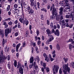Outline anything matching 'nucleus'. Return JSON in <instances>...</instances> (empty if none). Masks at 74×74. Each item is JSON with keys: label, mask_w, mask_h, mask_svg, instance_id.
<instances>
[{"label": "nucleus", "mask_w": 74, "mask_h": 74, "mask_svg": "<svg viewBox=\"0 0 74 74\" xmlns=\"http://www.w3.org/2000/svg\"><path fill=\"white\" fill-rule=\"evenodd\" d=\"M69 63L65 64L63 65V72L64 74H68L70 73V68L68 67Z\"/></svg>", "instance_id": "1"}, {"label": "nucleus", "mask_w": 74, "mask_h": 74, "mask_svg": "<svg viewBox=\"0 0 74 74\" xmlns=\"http://www.w3.org/2000/svg\"><path fill=\"white\" fill-rule=\"evenodd\" d=\"M10 33H11V29L10 28H7L5 30V35L6 38H8V35Z\"/></svg>", "instance_id": "2"}, {"label": "nucleus", "mask_w": 74, "mask_h": 74, "mask_svg": "<svg viewBox=\"0 0 74 74\" xmlns=\"http://www.w3.org/2000/svg\"><path fill=\"white\" fill-rule=\"evenodd\" d=\"M59 66L56 65H54V66L53 67V74H56V72H55V71H56V73H58V70H59Z\"/></svg>", "instance_id": "3"}, {"label": "nucleus", "mask_w": 74, "mask_h": 74, "mask_svg": "<svg viewBox=\"0 0 74 74\" xmlns=\"http://www.w3.org/2000/svg\"><path fill=\"white\" fill-rule=\"evenodd\" d=\"M53 8V14H57V11H56V8H55V5H54V4H53L52 5V7H51L50 8V11H52V10Z\"/></svg>", "instance_id": "4"}, {"label": "nucleus", "mask_w": 74, "mask_h": 74, "mask_svg": "<svg viewBox=\"0 0 74 74\" xmlns=\"http://www.w3.org/2000/svg\"><path fill=\"white\" fill-rule=\"evenodd\" d=\"M0 58L4 60H6L7 58V57H6L4 55H3V50H1V52L0 53Z\"/></svg>", "instance_id": "5"}, {"label": "nucleus", "mask_w": 74, "mask_h": 74, "mask_svg": "<svg viewBox=\"0 0 74 74\" xmlns=\"http://www.w3.org/2000/svg\"><path fill=\"white\" fill-rule=\"evenodd\" d=\"M43 56H44L45 58V60L47 62H49L51 58L49 57H47V55L45 53H43Z\"/></svg>", "instance_id": "6"}, {"label": "nucleus", "mask_w": 74, "mask_h": 74, "mask_svg": "<svg viewBox=\"0 0 74 74\" xmlns=\"http://www.w3.org/2000/svg\"><path fill=\"white\" fill-rule=\"evenodd\" d=\"M65 3V7H67L66 8L67 9H70V5H69V3H68V2L69 1L68 0H64Z\"/></svg>", "instance_id": "7"}, {"label": "nucleus", "mask_w": 74, "mask_h": 74, "mask_svg": "<svg viewBox=\"0 0 74 74\" xmlns=\"http://www.w3.org/2000/svg\"><path fill=\"white\" fill-rule=\"evenodd\" d=\"M27 13L28 14H32V15H33L34 14V10L33 9H31L29 11H27Z\"/></svg>", "instance_id": "8"}, {"label": "nucleus", "mask_w": 74, "mask_h": 74, "mask_svg": "<svg viewBox=\"0 0 74 74\" xmlns=\"http://www.w3.org/2000/svg\"><path fill=\"white\" fill-rule=\"evenodd\" d=\"M33 65H34V67L35 69V70H38L39 69L38 68V66L36 65V62H34Z\"/></svg>", "instance_id": "9"}, {"label": "nucleus", "mask_w": 74, "mask_h": 74, "mask_svg": "<svg viewBox=\"0 0 74 74\" xmlns=\"http://www.w3.org/2000/svg\"><path fill=\"white\" fill-rule=\"evenodd\" d=\"M55 35H56L57 36H59V31L58 29H56L55 31L54 34Z\"/></svg>", "instance_id": "10"}, {"label": "nucleus", "mask_w": 74, "mask_h": 74, "mask_svg": "<svg viewBox=\"0 0 74 74\" xmlns=\"http://www.w3.org/2000/svg\"><path fill=\"white\" fill-rule=\"evenodd\" d=\"M17 69H22V64L19 62L18 63V64L17 66Z\"/></svg>", "instance_id": "11"}, {"label": "nucleus", "mask_w": 74, "mask_h": 74, "mask_svg": "<svg viewBox=\"0 0 74 74\" xmlns=\"http://www.w3.org/2000/svg\"><path fill=\"white\" fill-rule=\"evenodd\" d=\"M18 70L20 74H23V68H21V69H19Z\"/></svg>", "instance_id": "12"}, {"label": "nucleus", "mask_w": 74, "mask_h": 74, "mask_svg": "<svg viewBox=\"0 0 74 74\" xmlns=\"http://www.w3.org/2000/svg\"><path fill=\"white\" fill-rule=\"evenodd\" d=\"M7 66L9 69H11V64L10 62H8L7 65Z\"/></svg>", "instance_id": "13"}, {"label": "nucleus", "mask_w": 74, "mask_h": 74, "mask_svg": "<svg viewBox=\"0 0 74 74\" xmlns=\"http://www.w3.org/2000/svg\"><path fill=\"white\" fill-rule=\"evenodd\" d=\"M52 13L53 15L50 16V18L51 19H55V16H56V14H53V12H52Z\"/></svg>", "instance_id": "14"}, {"label": "nucleus", "mask_w": 74, "mask_h": 74, "mask_svg": "<svg viewBox=\"0 0 74 74\" xmlns=\"http://www.w3.org/2000/svg\"><path fill=\"white\" fill-rule=\"evenodd\" d=\"M46 32L47 34H52L51 32V31H50V30L49 29H47L46 30Z\"/></svg>", "instance_id": "15"}, {"label": "nucleus", "mask_w": 74, "mask_h": 74, "mask_svg": "<svg viewBox=\"0 0 74 74\" xmlns=\"http://www.w3.org/2000/svg\"><path fill=\"white\" fill-rule=\"evenodd\" d=\"M21 45V43H19L16 45V52H18V49H19V48Z\"/></svg>", "instance_id": "16"}, {"label": "nucleus", "mask_w": 74, "mask_h": 74, "mask_svg": "<svg viewBox=\"0 0 74 74\" xmlns=\"http://www.w3.org/2000/svg\"><path fill=\"white\" fill-rule=\"evenodd\" d=\"M54 39V38H53V37H50L49 39L47 40V42H51V41L52 40H53Z\"/></svg>", "instance_id": "17"}, {"label": "nucleus", "mask_w": 74, "mask_h": 74, "mask_svg": "<svg viewBox=\"0 0 74 74\" xmlns=\"http://www.w3.org/2000/svg\"><path fill=\"white\" fill-rule=\"evenodd\" d=\"M29 23V21H26V20H24L23 21V25H25L26 24V26L27 25V24Z\"/></svg>", "instance_id": "18"}, {"label": "nucleus", "mask_w": 74, "mask_h": 74, "mask_svg": "<svg viewBox=\"0 0 74 74\" xmlns=\"http://www.w3.org/2000/svg\"><path fill=\"white\" fill-rule=\"evenodd\" d=\"M4 34L3 33V32L1 30H0V36L1 37H4Z\"/></svg>", "instance_id": "19"}, {"label": "nucleus", "mask_w": 74, "mask_h": 74, "mask_svg": "<svg viewBox=\"0 0 74 74\" xmlns=\"http://www.w3.org/2000/svg\"><path fill=\"white\" fill-rule=\"evenodd\" d=\"M69 49H71L72 48H74V45H72L71 44H70L69 45Z\"/></svg>", "instance_id": "20"}, {"label": "nucleus", "mask_w": 74, "mask_h": 74, "mask_svg": "<svg viewBox=\"0 0 74 74\" xmlns=\"http://www.w3.org/2000/svg\"><path fill=\"white\" fill-rule=\"evenodd\" d=\"M32 9V8H31L30 6H29L27 7V10H26V12H27V11H30Z\"/></svg>", "instance_id": "21"}, {"label": "nucleus", "mask_w": 74, "mask_h": 74, "mask_svg": "<svg viewBox=\"0 0 74 74\" xmlns=\"http://www.w3.org/2000/svg\"><path fill=\"white\" fill-rule=\"evenodd\" d=\"M69 42H72V44H74V41H73V39H71V38H70L69 40Z\"/></svg>", "instance_id": "22"}, {"label": "nucleus", "mask_w": 74, "mask_h": 74, "mask_svg": "<svg viewBox=\"0 0 74 74\" xmlns=\"http://www.w3.org/2000/svg\"><path fill=\"white\" fill-rule=\"evenodd\" d=\"M41 10L42 11H45V12H47V10L45 8H43L42 9H41Z\"/></svg>", "instance_id": "23"}, {"label": "nucleus", "mask_w": 74, "mask_h": 74, "mask_svg": "<svg viewBox=\"0 0 74 74\" xmlns=\"http://www.w3.org/2000/svg\"><path fill=\"white\" fill-rule=\"evenodd\" d=\"M24 19L22 18H20L19 19V21L21 23H23V21H24Z\"/></svg>", "instance_id": "24"}, {"label": "nucleus", "mask_w": 74, "mask_h": 74, "mask_svg": "<svg viewBox=\"0 0 74 74\" xmlns=\"http://www.w3.org/2000/svg\"><path fill=\"white\" fill-rule=\"evenodd\" d=\"M6 41L4 40V39H3V40L2 42V44L3 47H4L5 42H6Z\"/></svg>", "instance_id": "25"}, {"label": "nucleus", "mask_w": 74, "mask_h": 74, "mask_svg": "<svg viewBox=\"0 0 74 74\" xmlns=\"http://www.w3.org/2000/svg\"><path fill=\"white\" fill-rule=\"evenodd\" d=\"M66 18H71V15H69V14H66Z\"/></svg>", "instance_id": "26"}, {"label": "nucleus", "mask_w": 74, "mask_h": 74, "mask_svg": "<svg viewBox=\"0 0 74 74\" xmlns=\"http://www.w3.org/2000/svg\"><path fill=\"white\" fill-rule=\"evenodd\" d=\"M14 65L15 67H16L17 66V62H16V61L14 60Z\"/></svg>", "instance_id": "27"}, {"label": "nucleus", "mask_w": 74, "mask_h": 74, "mask_svg": "<svg viewBox=\"0 0 74 74\" xmlns=\"http://www.w3.org/2000/svg\"><path fill=\"white\" fill-rule=\"evenodd\" d=\"M4 62V60L0 58V64H2V63H3Z\"/></svg>", "instance_id": "28"}, {"label": "nucleus", "mask_w": 74, "mask_h": 74, "mask_svg": "<svg viewBox=\"0 0 74 74\" xmlns=\"http://www.w3.org/2000/svg\"><path fill=\"white\" fill-rule=\"evenodd\" d=\"M30 63H32L33 62V57H32L30 58Z\"/></svg>", "instance_id": "29"}, {"label": "nucleus", "mask_w": 74, "mask_h": 74, "mask_svg": "<svg viewBox=\"0 0 74 74\" xmlns=\"http://www.w3.org/2000/svg\"><path fill=\"white\" fill-rule=\"evenodd\" d=\"M71 18H74V13L73 12H71Z\"/></svg>", "instance_id": "30"}, {"label": "nucleus", "mask_w": 74, "mask_h": 74, "mask_svg": "<svg viewBox=\"0 0 74 74\" xmlns=\"http://www.w3.org/2000/svg\"><path fill=\"white\" fill-rule=\"evenodd\" d=\"M70 66H71L73 68H74V62H72L71 64H70Z\"/></svg>", "instance_id": "31"}, {"label": "nucleus", "mask_w": 74, "mask_h": 74, "mask_svg": "<svg viewBox=\"0 0 74 74\" xmlns=\"http://www.w3.org/2000/svg\"><path fill=\"white\" fill-rule=\"evenodd\" d=\"M36 59L37 60L38 63L40 62V58L38 56H37L36 57Z\"/></svg>", "instance_id": "32"}, {"label": "nucleus", "mask_w": 74, "mask_h": 74, "mask_svg": "<svg viewBox=\"0 0 74 74\" xmlns=\"http://www.w3.org/2000/svg\"><path fill=\"white\" fill-rule=\"evenodd\" d=\"M59 14L60 16L63 15V12L60 11Z\"/></svg>", "instance_id": "33"}, {"label": "nucleus", "mask_w": 74, "mask_h": 74, "mask_svg": "<svg viewBox=\"0 0 74 74\" xmlns=\"http://www.w3.org/2000/svg\"><path fill=\"white\" fill-rule=\"evenodd\" d=\"M62 29H63V27L64 28L66 27V24H62Z\"/></svg>", "instance_id": "34"}, {"label": "nucleus", "mask_w": 74, "mask_h": 74, "mask_svg": "<svg viewBox=\"0 0 74 74\" xmlns=\"http://www.w3.org/2000/svg\"><path fill=\"white\" fill-rule=\"evenodd\" d=\"M50 26L51 27V29H52V28H53V23L51 22V23Z\"/></svg>", "instance_id": "35"}, {"label": "nucleus", "mask_w": 74, "mask_h": 74, "mask_svg": "<svg viewBox=\"0 0 74 74\" xmlns=\"http://www.w3.org/2000/svg\"><path fill=\"white\" fill-rule=\"evenodd\" d=\"M63 9H64V8L61 7L59 9V10H60V11L63 12Z\"/></svg>", "instance_id": "36"}, {"label": "nucleus", "mask_w": 74, "mask_h": 74, "mask_svg": "<svg viewBox=\"0 0 74 74\" xmlns=\"http://www.w3.org/2000/svg\"><path fill=\"white\" fill-rule=\"evenodd\" d=\"M10 5H8V6L7 8V11H9V10H10Z\"/></svg>", "instance_id": "37"}, {"label": "nucleus", "mask_w": 74, "mask_h": 74, "mask_svg": "<svg viewBox=\"0 0 74 74\" xmlns=\"http://www.w3.org/2000/svg\"><path fill=\"white\" fill-rule=\"evenodd\" d=\"M63 59H64V60L65 62V63L66 62H67V61H68V59H67V58H63Z\"/></svg>", "instance_id": "38"}, {"label": "nucleus", "mask_w": 74, "mask_h": 74, "mask_svg": "<svg viewBox=\"0 0 74 74\" xmlns=\"http://www.w3.org/2000/svg\"><path fill=\"white\" fill-rule=\"evenodd\" d=\"M56 19L57 21H59L60 20V17L59 16H57L56 17Z\"/></svg>", "instance_id": "39"}, {"label": "nucleus", "mask_w": 74, "mask_h": 74, "mask_svg": "<svg viewBox=\"0 0 74 74\" xmlns=\"http://www.w3.org/2000/svg\"><path fill=\"white\" fill-rule=\"evenodd\" d=\"M34 63H33V64H30L29 66V67L30 69H32V67H33V64Z\"/></svg>", "instance_id": "40"}, {"label": "nucleus", "mask_w": 74, "mask_h": 74, "mask_svg": "<svg viewBox=\"0 0 74 74\" xmlns=\"http://www.w3.org/2000/svg\"><path fill=\"white\" fill-rule=\"evenodd\" d=\"M40 3L38 2L37 3V5H38V8L39 9H40Z\"/></svg>", "instance_id": "41"}, {"label": "nucleus", "mask_w": 74, "mask_h": 74, "mask_svg": "<svg viewBox=\"0 0 74 74\" xmlns=\"http://www.w3.org/2000/svg\"><path fill=\"white\" fill-rule=\"evenodd\" d=\"M46 70L47 73H48L49 71V68H46Z\"/></svg>", "instance_id": "42"}, {"label": "nucleus", "mask_w": 74, "mask_h": 74, "mask_svg": "<svg viewBox=\"0 0 74 74\" xmlns=\"http://www.w3.org/2000/svg\"><path fill=\"white\" fill-rule=\"evenodd\" d=\"M45 69H46V68L45 67V68H41V70L42 71V72H45L44 71V70H45Z\"/></svg>", "instance_id": "43"}, {"label": "nucleus", "mask_w": 74, "mask_h": 74, "mask_svg": "<svg viewBox=\"0 0 74 74\" xmlns=\"http://www.w3.org/2000/svg\"><path fill=\"white\" fill-rule=\"evenodd\" d=\"M43 65V66L44 68L46 66V64H47V63L44 62L43 63V64H42Z\"/></svg>", "instance_id": "44"}, {"label": "nucleus", "mask_w": 74, "mask_h": 74, "mask_svg": "<svg viewBox=\"0 0 74 74\" xmlns=\"http://www.w3.org/2000/svg\"><path fill=\"white\" fill-rule=\"evenodd\" d=\"M18 4H15L14 5V8H17V7H18Z\"/></svg>", "instance_id": "45"}, {"label": "nucleus", "mask_w": 74, "mask_h": 74, "mask_svg": "<svg viewBox=\"0 0 74 74\" xmlns=\"http://www.w3.org/2000/svg\"><path fill=\"white\" fill-rule=\"evenodd\" d=\"M23 47H25V45H26V42L25 41H24L23 43Z\"/></svg>", "instance_id": "46"}, {"label": "nucleus", "mask_w": 74, "mask_h": 74, "mask_svg": "<svg viewBox=\"0 0 74 74\" xmlns=\"http://www.w3.org/2000/svg\"><path fill=\"white\" fill-rule=\"evenodd\" d=\"M5 21H11V18H9L5 19Z\"/></svg>", "instance_id": "47"}, {"label": "nucleus", "mask_w": 74, "mask_h": 74, "mask_svg": "<svg viewBox=\"0 0 74 74\" xmlns=\"http://www.w3.org/2000/svg\"><path fill=\"white\" fill-rule=\"evenodd\" d=\"M57 49L58 50H60V46H59V45H57Z\"/></svg>", "instance_id": "48"}, {"label": "nucleus", "mask_w": 74, "mask_h": 74, "mask_svg": "<svg viewBox=\"0 0 74 74\" xmlns=\"http://www.w3.org/2000/svg\"><path fill=\"white\" fill-rule=\"evenodd\" d=\"M39 33H40V32H39V31L38 30V29L36 31V34L37 36H38V35L39 34Z\"/></svg>", "instance_id": "49"}, {"label": "nucleus", "mask_w": 74, "mask_h": 74, "mask_svg": "<svg viewBox=\"0 0 74 74\" xmlns=\"http://www.w3.org/2000/svg\"><path fill=\"white\" fill-rule=\"evenodd\" d=\"M12 22L11 21L9 22V23H8V25H10V26H11V25H12Z\"/></svg>", "instance_id": "50"}, {"label": "nucleus", "mask_w": 74, "mask_h": 74, "mask_svg": "<svg viewBox=\"0 0 74 74\" xmlns=\"http://www.w3.org/2000/svg\"><path fill=\"white\" fill-rule=\"evenodd\" d=\"M33 5L34 7H36V2L34 1L33 3Z\"/></svg>", "instance_id": "51"}, {"label": "nucleus", "mask_w": 74, "mask_h": 74, "mask_svg": "<svg viewBox=\"0 0 74 74\" xmlns=\"http://www.w3.org/2000/svg\"><path fill=\"white\" fill-rule=\"evenodd\" d=\"M65 22H66V23H67L69 22V20L68 19H65Z\"/></svg>", "instance_id": "52"}, {"label": "nucleus", "mask_w": 74, "mask_h": 74, "mask_svg": "<svg viewBox=\"0 0 74 74\" xmlns=\"http://www.w3.org/2000/svg\"><path fill=\"white\" fill-rule=\"evenodd\" d=\"M73 24H70V25H69V28H71H71L73 27Z\"/></svg>", "instance_id": "53"}, {"label": "nucleus", "mask_w": 74, "mask_h": 74, "mask_svg": "<svg viewBox=\"0 0 74 74\" xmlns=\"http://www.w3.org/2000/svg\"><path fill=\"white\" fill-rule=\"evenodd\" d=\"M32 73L33 74H36V71L35 70H33L32 72Z\"/></svg>", "instance_id": "54"}, {"label": "nucleus", "mask_w": 74, "mask_h": 74, "mask_svg": "<svg viewBox=\"0 0 74 74\" xmlns=\"http://www.w3.org/2000/svg\"><path fill=\"white\" fill-rule=\"evenodd\" d=\"M10 60V56L8 55V60Z\"/></svg>", "instance_id": "55"}, {"label": "nucleus", "mask_w": 74, "mask_h": 74, "mask_svg": "<svg viewBox=\"0 0 74 74\" xmlns=\"http://www.w3.org/2000/svg\"><path fill=\"white\" fill-rule=\"evenodd\" d=\"M25 3L23 2V0H22L21 1V5L22 7V5L24 3Z\"/></svg>", "instance_id": "56"}, {"label": "nucleus", "mask_w": 74, "mask_h": 74, "mask_svg": "<svg viewBox=\"0 0 74 74\" xmlns=\"http://www.w3.org/2000/svg\"><path fill=\"white\" fill-rule=\"evenodd\" d=\"M59 73L60 74H62V69H60L59 70Z\"/></svg>", "instance_id": "57"}, {"label": "nucleus", "mask_w": 74, "mask_h": 74, "mask_svg": "<svg viewBox=\"0 0 74 74\" xmlns=\"http://www.w3.org/2000/svg\"><path fill=\"white\" fill-rule=\"evenodd\" d=\"M16 27H17V24H16L13 27V29H15V28H16Z\"/></svg>", "instance_id": "58"}, {"label": "nucleus", "mask_w": 74, "mask_h": 74, "mask_svg": "<svg viewBox=\"0 0 74 74\" xmlns=\"http://www.w3.org/2000/svg\"><path fill=\"white\" fill-rule=\"evenodd\" d=\"M40 17H41V19L42 20H43V19H44V16H43V15H41Z\"/></svg>", "instance_id": "59"}, {"label": "nucleus", "mask_w": 74, "mask_h": 74, "mask_svg": "<svg viewBox=\"0 0 74 74\" xmlns=\"http://www.w3.org/2000/svg\"><path fill=\"white\" fill-rule=\"evenodd\" d=\"M40 43H41V41H40V40H38V43H37L38 45H40Z\"/></svg>", "instance_id": "60"}, {"label": "nucleus", "mask_w": 74, "mask_h": 74, "mask_svg": "<svg viewBox=\"0 0 74 74\" xmlns=\"http://www.w3.org/2000/svg\"><path fill=\"white\" fill-rule=\"evenodd\" d=\"M55 30L53 29H52L51 31V32L52 33H55Z\"/></svg>", "instance_id": "61"}, {"label": "nucleus", "mask_w": 74, "mask_h": 74, "mask_svg": "<svg viewBox=\"0 0 74 74\" xmlns=\"http://www.w3.org/2000/svg\"><path fill=\"white\" fill-rule=\"evenodd\" d=\"M2 74H4L5 73V70H3L2 71Z\"/></svg>", "instance_id": "62"}, {"label": "nucleus", "mask_w": 74, "mask_h": 74, "mask_svg": "<svg viewBox=\"0 0 74 74\" xmlns=\"http://www.w3.org/2000/svg\"><path fill=\"white\" fill-rule=\"evenodd\" d=\"M21 37L19 36V37L17 38H16V40H20V39H21Z\"/></svg>", "instance_id": "63"}, {"label": "nucleus", "mask_w": 74, "mask_h": 74, "mask_svg": "<svg viewBox=\"0 0 74 74\" xmlns=\"http://www.w3.org/2000/svg\"><path fill=\"white\" fill-rule=\"evenodd\" d=\"M60 16H61L60 19V20H62V19H63V17H64L63 16V15Z\"/></svg>", "instance_id": "64"}]
</instances>
